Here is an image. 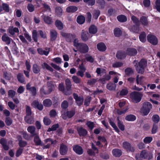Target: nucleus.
Listing matches in <instances>:
<instances>
[{
    "label": "nucleus",
    "mask_w": 160,
    "mask_h": 160,
    "mask_svg": "<svg viewBox=\"0 0 160 160\" xmlns=\"http://www.w3.org/2000/svg\"><path fill=\"white\" fill-rule=\"evenodd\" d=\"M17 79L18 81L22 83H25V78L22 74L19 73L17 75Z\"/></svg>",
    "instance_id": "473e14b6"
},
{
    "label": "nucleus",
    "mask_w": 160,
    "mask_h": 160,
    "mask_svg": "<svg viewBox=\"0 0 160 160\" xmlns=\"http://www.w3.org/2000/svg\"><path fill=\"white\" fill-rule=\"evenodd\" d=\"M16 93V92L12 90H10L8 92V96L13 98L15 96Z\"/></svg>",
    "instance_id": "bf43d9fd"
},
{
    "label": "nucleus",
    "mask_w": 160,
    "mask_h": 160,
    "mask_svg": "<svg viewBox=\"0 0 160 160\" xmlns=\"http://www.w3.org/2000/svg\"><path fill=\"white\" fill-rule=\"evenodd\" d=\"M152 138L150 137H147L143 139V142L146 144L150 143L152 140Z\"/></svg>",
    "instance_id": "6e6d98bb"
},
{
    "label": "nucleus",
    "mask_w": 160,
    "mask_h": 160,
    "mask_svg": "<svg viewBox=\"0 0 160 160\" xmlns=\"http://www.w3.org/2000/svg\"><path fill=\"white\" fill-rule=\"evenodd\" d=\"M65 84L67 89H71L72 86L70 80L67 78L65 80Z\"/></svg>",
    "instance_id": "09e8293b"
},
{
    "label": "nucleus",
    "mask_w": 160,
    "mask_h": 160,
    "mask_svg": "<svg viewBox=\"0 0 160 160\" xmlns=\"http://www.w3.org/2000/svg\"><path fill=\"white\" fill-rule=\"evenodd\" d=\"M78 10L77 7L74 6H70L67 7L66 10L68 12H74Z\"/></svg>",
    "instance_id": "c9c22d12"
},
{
    "label": "nucleus",
    "mask_w": 160,
    "mask_h": 160,
    "mask_svg": "<svg viewBox=\"0 0 160 160\" xmlns=\"http://www.w3.org/2000/svg\"><path fill=\"white\" fill-rule=\"evenodd\" d=\"M43 104L45 107H50L52 105V102L50 99H47L43 101Z\"/></svg>",
    "instance_id": "e433bc0d"
},
{
    "label": "nucleus",
    "mask_w": 160,
    "mask_h": 160,
    "mask_svg": "<svg viewBox=\"0 0 160 160\" xmlns=\"http://www.w3.org/2000/svg\"><path fill=\"white\" fill-rule=\"evenodd\" d=\"M112 153L113 155L116 157H119L122 154L121 151L117 148L113 149L112 151Z\"/></svg>",
    "instance_id": "7c9ffc66"
},
{
    "label": "nucleus",
    "mask_w": 160,
    "mask_h": 160,
    "mask_svg": "<svg viewBox=\"0 0 160 160\" xmlns=\"http://www.w3.org/2000/svg\"><path fill=\"white\" fill-rule=\"evenodd\" d=\"M73 96L74 99L76 100L77 104L78 106H80L82 104L84 100L82 97H78V95L75 93H73Z\"/></svg>",
    "instance_id": "9b49d317"
},
{
    "label": "nucleus",
    "mask_w": 160,
    "mask_h": 160,
    "mask_svg": "<svg viewBox=\"0 0 160 160\" xmlns=\"http://www.w3.org/2000/svg\"><path fill=\"white\" fill-rule=\"evenodd\" d=\"M117 19L120 22H126L127 20V17L123 15H120L117 17Z\"/></svg>",
    "instance_id": "72a5a7b5"
},
{
    "label": "nucleus",
    "mask_w": 160,
    "mask_h": 160,
    "mask_svg": "<svg viewBox=\"0 0 160 160\" xmlns=\"http://www.w3.org/2000/svg\"><path fill=\"white\" fill-rule=\"evenodd\" d=\"M128 110V108H124L122 110L117 109V112L118 115H121L122 114L125 113Z\"/></svg>",
    "instance_id": "0e129e2a"
},
{
    "label": "nucleus",
    "mask_w": 160,
    "mask_h": 160,
    "mask_svg": "<svg viewBox=\"0 0 160 160\" xmlns=\"http://www.w3.org/2000/svg\"><path fill=\"white\" fill-rule=\"evenodd\" d=\"M97 81V79L92 78L88 80L87 82V84L88 85L92 86L96 83Z\"/></svg>",
    "instance_id": "864d4df0"
},
{
    "label": "nucleus",
    "mask_w": 160,
    "mask_h": 160,
    "mask_svg": "<svg viewBox=\"0 0 160 160\" xmlns=\"http://www.w3.org/2000/svg\"><path fill=\"white\" fill-rule=\"evenodd\" d=\"M2 39L3 42H5L6 44L8 45L11 42L12 39L9 38L7 35L6 33H4L2 37Z\"/></svg>",
    "instance_id": "dca6fc26"
},
{
    "label": "nucleus",
    "mask_w": 160,
    "mask_h": 160,
    "mask_svg": "<svg viewBox=\"0 0 160 160\" xmlns=\"http://www.w3.org/2000/svg\"><path fill=\"white\" fill-rule=\"evenodd\" d=\"M72 79L73 82L76 84L79 83L81 82L80 78L76 76H73L72 77Z\"/></svg>",
    "instance_id": "5fc2aeb1"
},
{
    "label": "nucleus",
    "mask_w": 160,
    "mask_h": 160,
    "mask_svg": "<svg viewBox=\"0 0 160 160\" xmlns=\"http://www.w3.org/2000/svg\"><path fill=\"white\" fill-rule=\"evenodd\" d=\"M78 49L81 52L84 53L88 52L89 48L86 44L82 43Z\"/></svg>",
    "instance_id": "1a4fd4ad"
},
{
    "label": "nucleus",
    "mask_w": 160,
    "mask_h": 160,
    "mask_svg": "<svg viewBox=\"0 0 160 160\" xmlns=\"http://www.w3.org/2000/svg\"><path fill=\"white\" fill-rule=\"evenodd\" d=\"M144 77L143 76L139 77V75H138L136 78V82L138 84L142 85L144 81Z\"/></svg>",
    "instance_id": "58836bf2"
},
{
    "label": "nucleus",
    "mask_w": 160,
    "mask_h": 160,
    "mask_svg": "<svg viewBox=\"0 0 160 160\" xmlns=\"http://www.w3.org/2000/svg\"><path fill=\"white\" fill-rule=\"evenodd\" d=\"M75 112L74 110L68 111L66 112L67 116L69 118L72 117L75 114Z\"/></svg>",
    "instance_id": "8fccbe9b"
},
{
    "label": "nucleus",
    "mask_w": 160,
    "mask_h": 160,
    "mask_svg": "<svg viewBox=\"0 0 160 160\" xmlns=\"http://www.w3.org/2000/svg\"><path fill=\"white\" fill-rule=\"evenodd\" d=\"M44 22L46 24H51L53 22L52 18L48 16L43 14L41 16Z\"/></svg>",
    "instance_id": "f8f14e48"
},
{
    "label": "nucleus",
    "mask_w": 160,
    "mask_h": 160,
    "mask_svg": "<svg viewBox=\"0 0 160 160\" xmlns=\"http://www.w3.org/2000/svg\"><path fill=\"white\" fill-rule=\"evenodd\" d=\"M27 131L30 133L32 136H33L37 133L35 132L36 128L34 126H30L27 129Z\"/></svg>",
    "instance_id": "5701e85b"
},
{
    "label": "nucleus",
    "mask_w": 160,
    "mask_h": 160,
    "mask_svg": "<svg viewBox=\"0 0 160 160\" xmlns=\"http://www.w3.org/2000/svg\"><path fill=\"white\" fill-rule=\"evenodd\" d=\"M123 147L127 151L133 152L135 149L133 147H131L129 143L127 142H124L122 144Z\"/></svg>",
    "instance_id": "ddd939ff"
},
{
    "label": "nucleus",
    "mask_w": 160,
    "mask_h": 160,
    "mask_svg": "<svg viewBox=\"0 0 160 160\" xmlns=\"http://www.w3.org/2000/svg\"><path fill=\"white\" fill-rule=\"evenodd\" d=\"M47 87L50 93L55 89V86L51 81L48 82H47Z\"/></svg>",
    "instance_id": "6ab92c4d"
},
{
    "label": "nucleus",
    "mask_w": 160,
    "mask_h": 160,
    "mask_svg": "<svg viewBox=\"0 0 160 160\" xmlns=\"http://www.w3.org/2000/svg\"><path fill=\"white\" fill-rule=\"evenodd\" d=\"M58 127L59 125L58 124H54L52 126L51 128H49L48 129V131L50 132H51V131H55L56 130V129L58 128Z\"/></svg>",
    "instance_id": "680f3d73"
},
{
    "label": "nucleus",
    "mask_w": 160,
    "mask_h": 160,
    "mask_svg": "<svg viewBox=\"0 0 160 160\" xmlns=\"http://www.w3.org/2000/svg\"><path fill=\"white\" fill-rule=\"evenodd\" d=\"M86 59L88 61L91 63L93 62L94 61V58L92 56L88 55H86Z\"/></svg>",
    "instance_id": "338daca9"
},
{
    "label": "nucleus",
    "mask_w": 160,
    "mask_h": 160,
    "mask_svg": "<svg viewBox=\"0 0 160 160\" xmlns=\"http://www.w3.org/2000/svg\"><path fill=\"white\" fill-rule=\"evenodd\" d=\"M34 136V141L35 144L37 145H40L42 146L43 145V143L42 142L38 135L37 134Z\"/></svg>",
    "instance_id": "f3484780"
},
{
    "label": "nucleus",
    "mask_w": 160,
    "mask_h": 160,
    "mask_svg": "<svg viewBox=\"0 0 160 160\" xmlns=\"http://www.w3.org/2000/svg\"><path fill=\"white\" fill-rule=\"evenodd\" d=\"M155 4L156 8L157 11L160 12V0H156Z\"/></svg>",
    "instance_id": "69168bd1"
},
{
    "label": "nucleus",
    "mask_w": 160,
    "mask_h": 160,
    "mask_svg": "<svg viewBox=\"0 0 160 160\" xmlns=\"http://www.w3.org/2000/svg\"><path fill=\"white\" fill-rule=\"evenodd\" d=\"M114 33L116 37H119L121 35L122 32L120 28H116L114 30Z\"/></svg>",
    "instance_id": "a19ab883"
},
{
    "label": "nucleus",
    "mask_w": 160,
    "mask_h": 160,
    "mask_svg": "<svg viewBox=\"0 0 160 160\" xmlns=\"http://www.w3.org/2000/svg\"><path fill=\"white\" fill-rule=\"evenodd\" d=\"M78 133L80 136H85L87 133V131L82 127L78 128H77Z\"/></svg>",
    "instance_id": "a211bd4d"
},
{
    "label": "nucleus",
    "mask_w": 160,
    "mask_h": 160,
    "mask_svg": "<svg viewBox=\"0 0 160 160\" xmlns=\"http://www.w3.org/2000/svg\"><path fill=\"white\" fill-rule=\"evenodd\" d=\"M32 107L34 108H37L39 110H42L43 109V106L41 103H39L38 100L33 101L31 104Z\"/></svg>",
    "instance_id": "6e6552de"
},
{
    "label": "nucleus",
    "mask_w": 160,
    "mask_h": 160,
    "mask_svg": "<svg viewBox=\"0 0 160 160\" xmlns=\"http://www.w3.org/2000/svg\"><path fill=\"white\" fill-rule=\"evenodd\" d=\"M40 92L41 93H43L45 95H47L50 94L47 87L45 86H43L40 89Z\"/></svg>",
    "instance_id": "f704fd0d"
},
{
    "label": "nucleus",
    "mask_w": 160,
    "mask_h": 160,
    "mask_svg": "<svg viewBox=\"0 0 160 160\" xmlns=\"http://www.w3.org/2000/svg\"><path fill=\"white\" fill-rule=\"evenodd\" d=\"M118 125L119 128L122 131H123L124 130V126L122 122L120 120L118 117L117 118Z\"/></svg>",
    "instance_id": "a18cd8bd"
},
{
    "label": "nucleus",
    "mask_w": 160,
    "mask_h": 160,
    "mask_svg": "<svg viewBox=\"0 0 160 160\" xmlns=\"http://www.w3.org/2000/svg\"><path fill=\"white\" fill-rule=\"evenodd\" d=\"M152 153L145 150H142L139 156L136 154L135 157L136 160H142V158L149 160L152 159Z\"/></svg>",
    "instance_id": "f03ea898"
},
{
    "label": "nucleus",
    "mask_w": 160,
    "mask_h": 160,
    "mask_svg": "<svg viewBox=\"0 0 160 160\" xmlns=\"http://www.w3.org/2000/svg\"><path fill=\"white\" fill-rule=\"evenodd\" d=\"M32 38L33 39L35 42H36L38 41V32L36 30H34L33 31L32 33Z\"/></svg>",
    "instance_id": "603ef678"
},
{
    "label": "nucleus",
    "mask_w": 160,
    "mask_h": 160,
    "mask_svg": "<svg viewBox=\"0 0 160 160\" xmlns=\"http://www.w3.org/2000/svg\"><path fill=\"white\" fill-rule=\"evenodd\" d=\"M37 51L41 55H44L46 56H47L49 52V50L48 49H46V51H45L43 50L41 48H39L38 49Z\"/></svg>",
    "instance_id": "2f4dec72"
},
{
    "label": "nucleus",
    "mask_w": 160,
    "mask_h": 160,
    "mask_svg": "<svg viewBox=\"0 0 160 160\" xmlns=\"http://www.w3.org/2000/svg\"><path fill=\"white\" fill-rule=\"evenodd\" d=\"M89 38V34L87 31L82 30L81 35V38L84 41H87Z\"/></svg>",
    "instance_id": "4468645a"
},
{
    "label": "nucleus",
    "mask_w": 160,
    "mask_h": 160,
    "mask_svg": "<svg viewBox=\"0 0 160 160\" xmlns=\"http://www.w3.org/2000/svg\"><path fill=\"white\" fill-rule=\"evenodd\" d=\"M126 56V53L122 51H118L116 54V57L118 59H122L124 58Z\"/></svg>",
    "instance_id": "c756f323"
},
{
    "label": "nucleus",
    "mask_w": 160,
    "mask_h": 160,
    "mask_svg": "<svg viewBox=\"0 0 160 160\" xmlns=\"http://www.w3.org/2000/svg\"><path fill=\"white\" fill-rule=\"evenodd\" d=\"M137 62L136 60H135L133 62L135 64L134 66L135 67L136 70L139 73H143L144 72L145 68L147 66V61L145 59H142L139 63H137Z\"/></svg>",
    "instance_id": "f257e3e1"
},
{
    "label": "nucleus",
    "mask_w": 160,
    "mask_h": 160,
    "mask_svg": "<svg viewBox=\"0 0 160 160\" xmlns=\"http://www.w3.org/2000/svg\"><path fill=\"white\" fill-rule=\"evenodd\" d=\"M61 34L62 36L64 37L67 41L69 42H71L76 37V36L74 34L68 33L63 32H61Z\"/></svg>",
    "instance_id": "423d86ee"
},
{
    "label": "nucleus",
    "mask_w": 160,
    "mask_h": 160,
    "mask_svg": "<svg viewBox=\"0 0 160 160\" xmlns=\"http://www.w3.org/2000/svg\"><path fill=\"white\" fill-rule=\"evenodd\" d=\"M73 150L75 152L78 154H82L83 152L82 148L78 145L74 146L73 147Z\"/></svg>",
    "instance_id": "aec40b11"
},
{
    "label": "nucleus",
    "mask_w": 160,
    "mask_h": 160,
    "mask_svg": "<svg viewBox=\"0 0 160 160\" xmlns=\"http://www.w3.org/2000/svg\"><path fill=\"white\" fill-rule=\"evenodd\" d=\"M9 33L12 35H13L15 32L18 33L19 32L18 29L17 28H14L13 27H9L8 29Z\"/></svg>",
    "instance_id": "a878e982"
},
{
    "label": "nucleus",
    "mask_w": 160,
    "mask_h": 160,
    "mask_svg": "<svg viewBox=\"0 0 160 160\" xmlns=\"http://www.w3.org/2000/svg\"><path fill=\"white\" fill-rule=\"evenodd\" d=\"M140 22L144 26H147L148 24V21L147 18L145 16H142L140 19Z\"/></svg>",
    "instance_id": "c85d7f7f"
},
{
    "label": "nucleus",
    "mask_w": 160,
    "mask_h": 160,
    "mask_svg": "<svg viewBox=\"0 0 160 160\" xmlns=\"http://www.w3.org/2000/svg\"><path fill=\"white\" fill-rule=\"evenodd\" d=\"M98 49L100 51L103 52L106 50L107 47L104 43L100 42L97 45Z\"/></svg>",
    "instance_id": "393cba45"
},
{
    "label": "nucleus",
    "mask_w": 160,
    "mask_h": 160,
    "mask_svg": "<svg viewBox=\"0 0 160 160\" xmlns=\"http://www.w3.org/2000/svg\"><path fill=\"white\" fill-rule=\"evenodd\" d=\"M146 35L145 33L144 32H142L140 34L139 38L140 40L142 42H144L146 41Z\"/></svg>",
    "instance_id": "49530a36"
},
{
    "label": "nucleus",
    "mask_w": 160,
    "mask_h": 160,
    "mask_svg": "<svg viewBox=\"0 0 160 160\" xmlns=\"http://www.w3.org/2000/svg\"><path fill=\"white\" fill-rule=\"evenodd\" d=\"M25 122L29 124H32L34 122V119L33 117L31 115L26 116L24 118Z\"/></svg>",
    "instance_id": "4be33fe9"
},
{
    "label": "nucleus",
    "mask_w": 160,
    "mask_h": 160,
    "mask_svg": "<svg viewBox=\"0 0 160 160\" xmlns=\"http://www.w3.org/2000/svg\"><path fill=\"white\" fill-rule=\"evenodd\" d=\"M43 122L45 125H48L51 123V121L48 118L46 117L44 118Z\"/></svg>",
    "instance_id": "e2e57ef3"
},
{
    "label": "nucleus",
    "mask_w": 160,
    "mask_h": 160,
    "mask_svg": "<svg viewBox=\"0 0 160 160\" xmlns=\"http://www.w3.org/2000/svg\"><path fill=\"white\" fill-rule=\"evenodd\" d=\"M134 70L132 68H128L125 70V74L127 75H130L134 73Z\"/></svg>",
    "instance_id": "c03bdc74"
},
{
    "label": "nucleus",
    "mask_w": 160,
    "mask_h": 160,
    "mask_svg": "<svg viewBox=\"0 0 160 160\" xmlns=\"http://www.w3.org/2000/svg\"><path fill=\"white\" fill-rule=\"evenodd\" d=\"M32 70L34 73L38 74L41 71V68L37 64H34L32 67Z\"/></svg>",
    "instance_id": "412c9836"
},
{
    "label": "nucleus",
    "mask_w": 160,
    "mask_h": 160,
    "mask_svg": "<svg viewBox=\"0 0 160 160\" xmlns=\"http://www.w3.org/2000/svg\"><path fill=\"white\" fill-rule=\"evenodd\" d=\"M147 40L149 42L154 45H156L158 42V40L156 37L152 35H148L147 36Z\"/></svg>",
    "instance_id": "0eeeda50"
},
{
    "label": "nucleus",
    "mask_w": 160,
    "mask_h": 160,
    "mask_svg": "<svg viewBox=\"0 0 160 160\" xmlns=\"http://www.w3.org/2000/svg\"><path fill=\"white\" fill-rule=\"evenodd\" d=\"M41 66L43 69L46 68L52 72L53 71V69L46 62L43 63L42 64Z\"/></svg>",
    "instance_id": "37998d69"
},
{
    "label": "nucleus",
    "mask_w": 160,
    "mask_h": 160,
    "mask_svg": "<svg viewBox=\"0 0 160 160\" xmlns=\"http://www.w3.org/2000/svg\"><path fill=\"white\" fill-rule=\"evenodd\" d=\"M116 87V85L113 83H109L107 86V88L111 91L114 90Z\"/></svg>",
    "instance_id": "ea45409f"
},
{
    "label": "nucleus",
    "mask_w": 160,
    "mask_h": 160,
    "mask_svg": "<svg viewBox=\"0 0 160 160\" xmlns=\"http://www.w3.org/2000/svg\"><path fill=\"white\" fill-rule=\"evenodd\" d=\"M152 121L156 123L158 122L160 120L159 116L157 115H153L152 118Z\"/></svg>",
    "instance_id": "774afa93"
},
{
    "label": "nucleus",
    "mask_w": 160,
    "mask_h": 160,
    "mask_svg": "<svg viewBox=\"0 0 160 160\" xmlns=\"http://www.w3.org/2000/svg\"><path fill=\"white\" fill-rule=\"evenodd\" d=\"M0 143L2 145L5 150H8L9 149V148L7 145V141L6 139L4 138L1 139L0 140Z\"/></svg>",
    "instance_id": "b1692460"
},
{
    "label": "nucleus",
    "mask_w": 160,
    "mask_h": 160,
    "mask_svg": "<svg viewBox=\"0 0 160 160\" xmlns=\"http://www.w3.org/2000/svg\"><path fill=\"white\" fill-rule=\"evenodd\" d=\"M152 108V105L150 102H145L143 103L142 107L141 109V112L143 115H146L150 112Z\"/></svg>",
    "instance_id": "7ed1b4c3"
},
{
    "label": "nucleus",
    "mask_w": 160,
    "mask_h": 160,
    "mask_svg": "<svg viewBox=\"0 0 160 160\" xmlns=\"http://www.w3.org/2000/svg\"><path fill=\"white\" fill-rule=\"evenodd\" d=\"M2 10H4L6 12H8L9 11V5L7 3H3L2 5Z\"/></svg>",
    "instance_id": "3c124183"
},
{
    "label": "nucleus",
    "mask_w": 160,
    "mask_h": 160,
    "mask_svg": "<svg viewBox=\"0 0 160 160\" xmlns=\"http://www.w3.org/2000/svg\"><path fill=\"white\" fill-rule=\"evenodd\" d=\"M44 142L45 144L43 143V145L42 146L43 149L49 148L51 145L56 144L57 141L56 140L53 141L51 138H48L44 140Z\"/></svg>",
    "instance_id": "39448f33"
},
{
    "label": "nucleus",
    "mask_w": 160,
    "mask_h": 160,
    "mask_svg": "<svg viewBox=\"0 0 160 160\" xmlns=\"http://www.w3.org/2000/svg\"><path fill=\"white\" fill-rule=\"evenodd\" d=\"M123 65V63L122 62H116L114 63L112 65V67L114 68H118L121 67Z\"/></svg>",
    "instance_id": "052dcab7"
},
{
    "label": "nucleus",
    "mask_w": 160,
    "mask_h": 160,
    "mask_svg": "<svg viewBox=\"0 0 160 160\" xmlns=\"http://www.w3.org/2000/svg\"><path fill=\"white\" fill-rule=\"evenodd\" d=\"M137 53V52L136 49L132 48H128L126 51V54L131 56L135 55Z\"/></svg>",
    "instance_id": "2eb2a0df"
},
{
    "label": "nucleus",
    "mask_w": 160,
    "mask_h": 160,
    "mask_svg": "<svg viewBox=\"0 0 160 160\" xmlns=\"http://www.w3.org/2000/svg\"><path fill=\"white\" fill-rule=\"evenodd\" d=\"M143 96L142 94L138 92H133L130 95V98L132 102L138 103L140 102Z\"/></svg>",
    "instance_id": "20e7f679"
},
{
    "label": "nucleus",
    "mask_w": 160,
    "mask_h": 160,
    "mask_svg": "<svg viewBox=\"0 0 160 160\" xmlns=\"http://www.w3.org/2000/svg\"><path fill=\"white\" fill-rule=\"evenodd\" d=\"M109 122L111 125L114 128V130L117 132H119V130L115 123L110 119L109 120Z\"/></svg>",
    "instance_id": "13d9d810"
},
{
    "label": "nucleus",
    "mask_w": 160,
    "mask_h": 160,
    "mask_svg": "<svg viewBox=\"0 0 160 160\" xmlns=\"http://www.w3.org/2000/svg\"><path fill=\"white\" fill-rule=\"evenodd\" d=\"M50 35L51 40L53 41L55 40L57 38V33L55 30H51L50 31Z\"/></svg>",
    "instance_id": "bb28decb"
},
{
    "label": "nucleus",
    "mask_w": 160,
    "mask_h": 160,
    "mask_svg": "<svg viewBox=\"0 0 160 160\" xmlns=\"http://www.w3.org/2000/svg\"><path fill=\"white\" fill-rule=\"evenodd\" d=\"M55 24L58 29L62 30L63 28V24L60 20H56L55 22Z\"/></svg>",
    "instance_id": "4c0bfd02"
},
{
    "label": "nucleus",
    "mask_w": 160,
    "mask_h": 160,
    "mask_svg": "<svg viewBox=\"0 0 160 160\" xmlns=\"http://www.w3.org/2000/svg\"><path fill=\"white\" fill-rule=\"evenodd\" d=\"M130 30L131 31L136 33H138L139 31V27H136L135 26H133L131 27L130 28Z\"/></svg>",
    "instance_id": "4d7b16f0"
},
{
    "label": "nucleus",
    "mask_w": 160,
    "mask_h": 160,
    "mask_svg": "<svg viewBox=\"0 0 160 160\" xmlns=\"http://www.w3.org/2000/svg\"><path fill=\"white\" fill-rule=\"evenodd\" d=\"M77 22L80 24L83 23L85 21V18L82 16H78L77 19Z\"/></svg>",
    "instance_id": "79ce46f5"
},
{
    "label": "nucleus",
    "mask_w": 160,
    "mask_h": 160,
    "mask_svg": "<svg viewBox=\"0 0 160 160\" xmlns=\"http://www.w3.org/2000/svg\"><path fill=\"white\" fill-rule=\"evenodd\" d=\"M68 148L66 145L63 144L60 145L59 152L62 155H66L68 152Z\"/></svg>",
    "instance_id": "9d476101"
},
{
    "label": "nucleus",
    "mask_w": 160,
    "mask_h": 160,
    "mask_svg": "<svg viewBox=\"0 0 160 160\" xmlns=\"http://www.w3.org/2000/svg\"><path fill=\"white\" fill-rule=\"evenodd\" d=\"M125 119L128 121H132L136 119V117L133 115H129L126 116Z\"/></svg>",
    "instance_id": "de8ad7c7"
},
{
    "label": "nucleus",
    "mask_w": 160,
    "mask_h": 160,
    "mask_svg": "<svg viewBox=\"0 0 160 160\" xmlns=\"http://www.w3.org/2000/svg\"><path fill=\"white\" fill-rule=\"evenodd\" d=\"M98 31V29L97 27L94 25H91L89 28V32L91 34H95Z\"/></svg>",
    "instance_id": "cd10ccee"
}]
</instances>
